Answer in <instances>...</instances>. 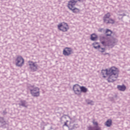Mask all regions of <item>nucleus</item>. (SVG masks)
I'll list each match as a JSON object with an SVG mask.
<instances>
[{
  "label": "nucleus",
  "instance_id": "1",
  "mask_svg": "<svg viewBox=\"0 0 130 130\" xmlns=\"http://www.w3.org/2000/svg\"><path fill=\"white\" fill-rule=\"evenodd\" d=\"M102 75L103 78L108 77L107 81L109 83H112L118 78V69L115 67H112L109 69L102 70Z\"/></svg>",
  "mask_w": 130,
  "mask_h": 130
},
{
  "label": "nucleus",
  "instance_id": "2",
  "mask_svg": "<svg viewBox=\"0 0 130 130\" xmlns=\"http://www.w3.org/2000/svg\"><path fill=\"white\" fill-rule=\"evenodd\" d=\"M76 4L77 1L75 0H71L69 2L68 7L69 9L73 12V13H77L80 12V9L75 8V6H76Z\"/></svg>",
  "mask_w": 130,
  "mask_h": 130
},
{
  "label": "nucleus",
  "instance_id": "3",
  "mask_svg": "<svg viewBox=\"0 0 130 130\" xmlns=\"http://www.w3.org/2000/svg\"><path fill=\"white\" fill-rule=\"evenodd\" d=\"M101 42L104 46H114L115 45V42L114 40L106 41V38L103 37L100 39Z\"/></svg>",
  "mask_w": 130,
  "mask_h": 130
},
{
  "label": "nucleus",
  "instance_id": "4",
  "mask_svg": "<svg viewBox=\"0 0 130 130\" xmlns=\"http://www.w3.org/2000/svg\"><path fill=\"white\" fill-rule=\"evenodd\" d=\"M30 94L33 97H39L40 96V88L38 87H32L30 89Z\"/></svg>",
  "mask_w": 130,
  "mask_h": 130
},
{
  "label": "nucleus",
  "instance_id": "5",
  "mask_svg": "<svg viewBox=\"0 0 130 130\" xmlns=\"http://www.w3.org/2000/svg\"><path fill=\"white\" fill-rule=\"evenodd\" d=\"M57 27L58 29L60 30V31H62V32H67L68 30L70 29L68 23L65 22H62L61 23H59Z\"/></svg>",
  "mask_w": 130,
  "mask_h": 130
},
{
  "label": "nucleus",
  "instance_id": "6",
  "mask_svg": "<svg viewBox=\"0 0 130 130\" xmlns=\"http://www.w3.org/2000/svg\"><path fill=\"white\" fill-rule=\"evenodd\" d=\"M28 66L31 72H36L38 70V68H39L37 62H33L32 61H28Z\"/></svg>",
  "mask_w": 130,
  "mask_h": 130
},
{
  "label": "nucleus",
  "instance_id": "7",
  "mask_svg": "<svg viewBox=\"0 0 130 130\" xmlns=\"http://www.w3.org/2000/svg\"><path fill=\"white\" fill-rule=\"evenodd\" d=\"M93 126H89L87 128V130H101V127L98 125V122L93 120L92 121Z\"/></svg>",
  "mask_w": 130,
  "mask_h": 130
},
{
  "label": "nucleus",
  "instance_id": "8",
  "mask_svg": "<svg viewBox=\"0 0 130 130\" xmlns=\"http://www.w3.org/2000/svg\"><path fill=\"white\" fill-rule=\"evenodd\" d=\"M23 64H24V58L21 56H18L16 59V66L23 67Z\"/></svg>",
  "mask_w": 130,
  "mask_h": 130
},
{
  "label": "nucleus",
  "instance_id": "9",
  "mask_svg": "<svg viewBox=\"0 0 130 130\" xmlns=\"http://www.w3.org/2000/svg\"><path fill=\"white\" fill-rule=\"evenodd\" d=\"M74 52H73V49L69 47L65 48L63 50V54L65 56H69L71 54H73Z\"/></svg>",
  "mask_w": 130,
  "mask_h": 130
},
{
  "label": "nucleus",
  "instance_id": "10",
  "mask_svg": "<svg viewBox=\"0 0 130 130\" xmlns=\"http://www.w3.org/2000/svg\"><path fill=\"white\" fill-rule=\"evenodd\" d=\"M73 89L76 95H81V86L79 84H75L73 86Z\"/></svg>",
  "mask_w": 130,
  "mask_h": 130
},
{
  "label": "nucleus",
  "instance_id": "11",
  "mask_svg": "<svg viewBox=\"0 0 130 130\" xmlns=\"http://www.w3.org/2000/svg\"><path fill=\"white\" fill-rule=\"evenodd\" d=\"M104 22L105 24H114V20L109 18V17H104Z\"/></svg>",
  "mask_w": 130,
  "mask_h": 130
},
{
  "label": "nucleus",
  "instance_id": "12",
  "mask_svg": "<svg viewBox=\"0 0 130 130\" xmlns=\"http://www.w3.org/2000/svg\"><path fill=\"white\" fill-rule=\"evenodd\" d=\"M18 105L19 106H22V107H25V108H27L28 107V103L23 100H21L20 101Z\"/></svg>",
  "mask_w": 130,
  "mask_h": 130
},
{
  "label": "nucleus",
  "instance_id": "13",
  "mask_svg": "<svg viewBox=\"0 0 130 130\" xmlns=\"http://www.w3.org/2000/svg\"><path fill=\"white\" fill-rule=\"evenodd\" d=\"M117 88L119 91H125V89H126V87L124 85H118Z\"/></svg>",
  "mask_w": 130,
  "mask_h": 130
},
{
  "label": "nucleus",
  "instance_id": "14",
  "mask_svg": "<svg viewBox=\"0 0 130 130\" xmlns=\"http://www.w3.org/2000/svg\"><path fill=\"white\" fill-rule=\"evenodd\" d=\"M92 46H93L95 49H99V48H100V45L98 42H94L92 44Z\"/></svg>",
  "mask_w": 130,
  "mask_h": 130
},
{
  "label": "nucleus",
  "instance_id": "15",
  "mask_svg": "<svg viewBox=\"0 0 130 130\" xmlns=\"http://www.w3.org/2000/svg\"><path fill=\"white\" fill-rule=\"evenodd\" d=\"M80 91L81 94H82V92L83 93H86L88 91V89L86 88L85 86H80Z\"/></svg>",
  "mask_w": 130,
  "mask_h": 130
},
{
  "label": "nucleus",
  "instance_id": "16",
  "mask_svg": "<svg viewBox=\"0 0 130 130\" xmlns=\"http://www.w3.org/2000/svg\"><path fill=\"white\" fill-rule=\"evenodd\" d=\"M90 39L92 41H96L97 40V35L95 34H93L90 36Z\"/></svg>",
  "mask_w": 130,
  "mask_h": 130
},
{
  "label": "nucleus",
  "instance_id": "17",
  "mask_svg": "<svg viewBox=\"0 0 130 130\" xmlns=\"http://www.w3.org/2000/svg\"><path fill=\"white\" fill-rule=\"evenodd\" d=\"M112 124V121H111V119L108 120L106 123L105 125L107 126L108 127H110V126H111V124Z\"/></svg>",
  "mask_w": 130,
  "mask_h": 130
},
{
  "label": "nucleus",
  "instance_id": "18",
  "mask_svg": "<svg viewBox=\"0 0 130 130\" xmlns=\"http://www.w3.org/2000/svg\"><path fill=\"white\" fill-rule=\"evenodd\" d=\"M106 36H111L112 34V31L110 29H107L106 31Z\"/></svg>",
  "mask_w": 130,
  "mask_h": 130
},
{
  "label": "nucleus",
  "instance_id": "19",
  "mask_svg": "<svg viewBox=\"0 0 130 130\" xmlns=\"http://www.w3.org/2000/svg\"><path fill=\"white\" fill-rule=\"evenodd\" d=\"M86 102H87V104H88L89 105H94V102H93V101L87 100H86Z\"/></svg>",
  "mask_w": 130,
  "mask_h": 130
},
{
  "label": "nucleus",
  "instance_id": "20",
  "mask_svg": "<svg viewBox=\"0 0 130 130\" xmlns=\"http://www.w3.org/2000/svg\"><path fill=\"white\" fill-rule=\"evenodd\" d=\"M0 122L2 124H6V121L4 119V118L2 117H0Z\"/></svg>",
  "mask_w": 130,
  "mask_h": 130
},
{
  "label": "nucleus",
  "instance_id": "21",
  "mask_svg": "<svg viewBox=\"0 0 130 130\" xmlns=\"http://www.w3.org/2000/svg\"><path fill=\"white\" fill-rule=\"evenodd\" d=\"M98 49H99V51H100V52H104V51H105V48H101V46H100V48H99Z\"/></svg>",
  "mask_w": 130,
  "mask_h": 130
},
{
  "label": "nucleus",
  "instance_id": "22",
  "mask_svg": "<svg viewBox=\"0 0 130 130\" xmlns=\"http://www.w3.org/2000/svg\"><path fill=\"white\" fill-rule=\"evenodd\" d=\"M99 32H102V31H103V28H101L100 29H99Z\"/></svg>",
  "mask_w": 130,
  "mask_h": 130
},
{
  "label": "nucleus",
  "instance_id": "23",
  "mask_svg": "<svg viewBox=\"0 0 130 130\" xmlns=\"http://www.w3.org/2000/svg\"><path fill=\"white\" fill-rule=\"evenodd\" d=\"M3 114H4V115H6V114H7V112H6V111H4L3 112Z\"/></svg>",
  "mask_w": 130,
  "mask_h": 130
},
{
  "label": "nucleus",
  "instance_id": "24",
  "mask_svg": "<svg viewBox=\"0 0 130 130\" xmlns=\"http://www.w3.org/2000/svg\"><path fill=\"white\" fill-rule=\"evenodd\" d=\"M64 125H66V126H69V125H68V124L67 123V122H64Z\"/></svg>",
  "mask_w": 130,
  "mask_h": 130
},
{
  "label": "nucleus",
  "instance_id": "25",
  "mask_svg": "<svg viewBox=\"0 0 130 130\" xmlns=\"http://www.w3.org/2000/svg\"><path fill=\"white\" fill-rule=\"evenodd\" d=\"M106 16H107V17H109V16H110V14L108 13V14H107Z\"/></svg>",
  "mask_w": 130,
  "mask_h": 130
},
{
  "label": "nucleus",
  "instance_id": "26",
  "mask_svg": "<svg viewBox=\"0 0 130 130\" xmlns=\"http://www.w3.org/2000/svg\"><path fill=\"white\" fill-rule=\"evenodd\" d=\"M105 54H109V53H106Z\"/></svg>",
  "mask_w": 130,
  "mask_h": 130
},
{
  "label": "nucleus",
  "instance_id": "27",
  "mask_svg": "<svg viewBox=\"0 0 130 130\" xmlns=\"http://www.w3.org/2000/svg\"><path fill=\"white\" fill-rule=\"evenodd\" d=\"M78 1H80V0H78Z\"/></svg>",
  "mask_w": 130,
  "mask_h": 130
}]
</instances>
